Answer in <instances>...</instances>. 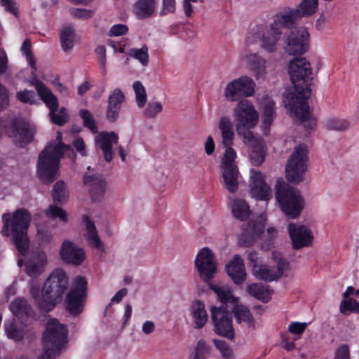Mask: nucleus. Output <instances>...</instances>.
Masks as SVG:
<instances>
[{
    "mask_svg": "<svg viewBox=\"0 0 359 359\" xmlns=\"http://www.w3.org/2000/svg\"><path fill=\"white\" fill-rule=\"evenodd\" d=\"M294 91L289 93L284 102L286 108L303 125L305 135L309 136L313 131L317 120L311 116L308 103L311 93L313 80L310 62L305 57H294L290 61L288 69Z\"/></svg>",
    "mask_w": 359,
    "mask_h": 359,
    "instance_id": "nucleus-1",
    "label": "nucleus"
},
{
    "mask_svg": "<svg viewBox=\"0 0 359 359\" xmlns=\"http://www.w3.org/2000/svg\"><path fill=\"white\" fill-rule=\"evenodd\" d=\"M318 6V0H302L299 8H287L277 13L269 25L260 24L252 29L247 36L248 43H258L261 48L268 53L276 52L283 29L293 28L297 20L315 13Z\"/></svg>",
    "mask_w": 359,
    "mask_h": 359,
    "instance_id": "nucleus-2",
    "label": "nucleus"
},
{
    "mask_svg": "<svg viewBox=\"0 0 359 359\" xmlns=\"http://www.w3.org/2000/svg\"><path fill=\"white\" fill-rule=\"evenodd\" d=\"M56 139L57 144L50 143L39 155L37 175L45 184H51L57 178L60 161L65 152L70 151L76 156L70 145L62 142L60 133H57Z\"/></svg>",
    "mask_w": 359,
    "mask_h": 359,
    "instance_id": "nucleus-3",
    "label": "nucleus"
},
{
    "mask_svg": "<svg viewBox=\"0 0 359 359\" xmlns=\"http://www.w3.org/2000/svg\"><path fill=\"white\" fill-rule=\"evenodd\" d=\"M68 283L69 278L66 272L62 269H55L43 285L41 297L36 298L32 292L38 308L43 312L53 310L62 302Z\"/></svg>",
    "mask_w": 359,
    "mask_h": 359,
    "instance_id": "nucleus-4",
    "label": "nucleus"
},
{
    "mask_svg": "<svg viewBox=\"0 0 359 359\" xmlns=\"http://www.w3.org/2000/svg\"><path fill=\"white\" fill-rule=\"evenodd\" d=\"M2 219L4 234L12 237L13 243L22 255H27L29 245L27 231L31 219L29 212L19 208L12 214L5 213Z\"/></svg>",
    "mask_w": 359,
    "mask_h": 359,
    "instance_id": "nucleus-5",
    "label": "nucleus"
},
{
    "mask_svg": "<svg viewBox=\"0 0 359 359\" xmlns=\"http://www.w3.org/2000/svg\"><path fill=\"white\" fill-rule=\"evenodd\" d=\"M67 327L53 318L47 321L43 333V353L38 359H55L67 342Z\"/></svg>",
    "mask_w": 359,
    "mask_h": 359,
    "instance_id": "nucleus-6",
    "label": "nucleus"
},
{
    "mask_svg": "<svg viewBox=\"0 0 359 359\" xmlns=\"http://www.w3.org/2000/svg\"><path fill=\"white\" fill-rule=\"evenodd\" d=\"M276 198L282 211L290 218H297L304 208V199L299 191L281 180L276 182Z\"/></svg>",
    "mask_w": 359,
    "mask_h": 359,
    "instance_id": "nucleus-7",
    "label": "nucleus"
},
{
    "mask_svg": "<svg viewBox=\"0 0 359 359\" xmlns=\"http://www.w3.org/2000/svg\"><path fill=\"white\" fill-rule=\"evenodd\" d=\"M308 150L304 144L296 147L285 168V177L290 183L297 184L304 179V174L307 169Z\"/></svg>",
    "mask_w": 359,
    "mask_h": 359,
    "instance_id": "nucleus-8",
    "label": "nucleus"
},
{
    "mask_svg": "<svg viewBox=\"0 0 359 359\" xmlns=\"http://www.w3.org/2000/svg\"><path fill=\"white\" fill-rule=\"evenodd\" d=\"M87 294V281L83 276H77L74 283L67 292L64 306L69 315L76 317L84 309V303Z\"/></svg>",
    "mask_w": 359,
    "mask_h": 359,
    "instance_id": "nucleus-9",
    "label": "nucleus"
},
{
    "mask_svg": "<svg viewBox=\"0 0 359 359\" xmlns=\"http://www.w3.org/2000/svg\"><path fill=\"white\" fill-rule=\"evenodd\" d=\"M195 266L201 280L210 283L217 271V262L212 251L208 248H202L195 259Z\"/></svg>",
    "mask_w": 359,
    "mask_h": 359,
    "instance_id": "nucleus-10",
    "label": "nucleus"
},
{
    "mask_svg": "<svg viewBox=\"0 0 359 359\" xmlns=\"http://www.w3.org/2000/svg\"><path fill=\"white\" fill-rule=\"evenodd\" d=\"M255 86V83L252 78L243 76L227 84L224 89V96L228 101H238L241 97L253 95Z\"/></svg>",
    "mask_w": 359,
    "mask_h": 359,
    "instance_id": "nucleus-11",
    "label": "nucleus"
},
{
    "mask_svg": "<svg viewBox=\"0 0 359 359\" xmlns=\"http://www.w3.org/2000/svg\"><path fill=\"white\" fill-rule=\"evenodd\" d=\"M211 318L214 324V330L218 335L233 339L235 332L232 324V314L229 309L212 306Z\"/></svg>",
    "mask_w": 359,
    "mask_h": 359,
    "instance_id": "nucleus-12",
    "label": "nucleus"
},
{
    "mask_svg": "<svg viewBox=\"0 0 359 359\" xmlns=\"http://www.w3.org/2000/svg\"><path fill=\"white\" fill-rule=\"evenodd\" d=\"M10 137H13L18 147H22L30 143L34 137L35 130L22 117L15 116L6 128Z\"/></svg>",
    "mask_w": 359,
    "mask_h": 359,
    "instance_id": "nucleus-13",
    "label": "nucleus"
},
{
    "mask_svg": "<svg viewBox=\"0 0 359 359\" xmlns=\"http://www.w3.org/2000/svg\"><path fill=\"white\" fill-rule=\"evenodd\" d=\"M234 114L238 121L237 126L255 127L258 122V112L248 100L239 101L234 109Z\"/></svg>",
    "mask_w": 359,
    "mask_h": 359,
    "instance_id": "nucleus-14",
    "label": "nucleus"
},
{
    "mask_svg": "<svg viewBox=\"0 0 359 359\" xmlns=\"http://www.w3.org/2000/svg\"><path fill=\"white\" fill-rule=\"evenodd\" d=\"M265 222L266 218L262 215H260L256 220L249 221L240 236L239 243L245 247L252 245L264 233Z\"/></svg>",
    "mask_w": 359,
    "mask_h": 359,
    "instance_id": "nucleus-15",
    "label": "nucleus"
},
{
    "mask_svg": "<svg viewBox=\"0 0 359 359\" xmlns=\"http://www.w3.org/2000/svg\"><path fill=\"white\" fill-rule=\"evenodd\" d=\"M309 33L306 29L292 31L287 37V51L290 55H303L309 49Z\"/></svg>",
    "mask_w": 359,
    "mask_h": 359,
    "instance_id": "nucleus-16",
    "label": "nucleus"
},
{
    "mask_svg": "<svg viewBox=\"0 0 359 359\" xmlns=\"http://www.w3.org/2000/svg\"><path fill=\"white\" fill-rule=\"evenodd\" d=\"M250 191L252 197L259 201H268L271 198V189L266 183L263 175L253 169L251 170Z\"/></svg>",
    "mask_w": 359,
    "mask_h": 359,
    "instance_id": "nucleus-17",
    "label": "nucleus"
},
{
    "mask_svg": "<svg viewBox=\"0 0 359 359\" xmlns=\"http://www.w3.org/2000/svg\"><path fill=\"white\" fill-rule=\"evenodd\" d=\"M288 232L292 247L295 250L309 246L313 241V237L311 229L304 225L297 226L291 223L288 225Z\"/></svg>",
    "mask_w": 359,
    "mask_h": 359,
    "instance_id": "nucleus-18",
    "label": "nucleus"
},
{
    "mask_svg": "<svg viewBox=\"0 0 359 359\" xmlns=\"http://www.w3.org/2000/svg\"><path fill=\"white\" fill-rule=\"evenodd\" d=\"M60 255L65 262L75 266L80 265L85 259L83 250L76 248L72 242L69 241L62 243Z\"/></svg>",
    "mask_w": 359,
    "mask_h": 359,
    "instance_id": "nucleus-19",
    "label": "nucleus"
},
{
    "mask_svg": "<svg viewBox=\"0 0 359 359\" xmlns=\"http://www.w3.org/2000/svg\"><path fill=\"white\" fill-rule=\"evenodd\" d=\"M125 95L120 88H115L108 97L106 118L109 122L114 123L119 117Z\"/></svg>",
    "mask_w": 359,
    "mask_h": 359,
    "instance_id": "nucleus-20",
    "label": "nucleus"
},
{
    "mask_svg": "<svg viewBox=\"0 0 359 359\" xmlns=\"http://www.w3.org/2000/svg\"><path fill=\"white\" fill-rule=\"evenodd\" d=\"M12 313L24 325L29 324V319L34 316V311L27 300L22 297H17L9 305Z\"/></svg>",
    "mask_w": 359,
    "mask_h": 359,
    "instance_id": "nucleus-21",
    "label": "nucleus"
},
{
    "mask_svg": "<svg viewBox=\"0 0 359 359\" xmlns=\"http://www.w3.org/2000/svg\"><path fill=\"white\" fill-rule=\"evenodd\" d=\"M97 144L103 152L104 160L111 162L114 158L113 144L118 142V135L115 132H102L96 139Z\"/></svg>",
    "mask_w": 359,
    "mask_h": 359,
    "instance_id": "nucleus-22",
    "label": "nucleus"
},
{
    "mask_svg": "<svg viewBox=\"0 0 359 359\" xmlns=\"http://www.w3.org/2000/svg\"><path fill=\"white\" fill-rule=\"evenodd\" d=\"M228 276L236 285H241L246 278V273L243 260L238 255H235L232 259L226 265Z\"/></svg>",
    "mask_w": 359,
    "mask_h": 359,
    "instance_id": "nucleus-23",
    "label": "nucleus"
},
{
    "mask_svg": "<svg viewBox=\"0 0 359 359\" xmlns=\"http://www.w3.org/2000/svg\"><path fill=\"white\" fill-rule=\"evenodd\" d=\"M85 186L89 187V191L94 201H100L105 191L106 182L100 175H85L83 178Z\"/></svg>",
    "mask_w": 359,
    "mask_h": 359,
    "instance_id": "nucleus-24",
    "label": "nucleus"
},
{
    "mask_svg": "<svg viewBox=\"0 0 359 359\" xmlns=\"http://www.w3.org/2000/svg\"><path fill=\"white\" fill-rule=\"evenodd\" d=\"M36 90L50 111H58L59 104L57 97L45 86L40 80L36 79L35 83Z\"/></svg>",
    "mask_w": 359,
    "mask_h": 359,
    "instance_id": "nucleus-25",
    "label": "nucleus"
},
{
    "mask_svg": "<svg viewBox=\"0 0 359 359\" xmlns=\"http://www.w3.org/2000/svg\"><path fill=\"white\" fill-rule=\"evenodd\" d=\"M156 0H137L133 6V12L137 19L151 18L156 10Z\"/></svg>",
    "mask_w": 359,
    "mask_h": 359,
    "instance_id": "nucleus-26",
    "label": "nucleus"
},
{
    "mask_svg": "<svg viewBox=\"0 0 359 359\" xmlns=\"http://www.w3.org/2000/svg\"><path fill=\"white\" fill-rule=\"evenodd\" d=\"M209 287L217 294L218 299L222 303L220 307L223 309H229L230 307L231 309L233 305L238 303V298L233 296L229 289H226L214 284H210Z\"/></svg>",
    "mask_w": 359,
    "mask_h": 359,
    "instance_id": "nucleus-27",
    "label": "nucleus"
},
{
    "mask_svg": "<svg viewBox=\"0 0 359 359\" xmlns=\"http://www.w3.org/2000/svg\"><path fill=\"white\" fill-rule=\"evenodd\" d=\"M191 315L196 328L201 329L205 326L208 316L203 302L200 300L194 301L191 306Z\"/></svg>",
    "mask_w": 359,
    "mask_h": 359,
    "instance_id": "nucleus-28",
    "label": "nucleus"
},
{
    "mask_svg": "<svg viewBox=\"0 0 359 359\" xmlns=\"http://www.w3.org/2000/svg\"><path fill=\"white\" fill-rule=\"evenodd\" d=\"M83 222L86 224L88 233V241L89 244L101 251L104 250V246L102 243L99 236L97 235V229L95 223L91 220L90 217L87 215L83 216Z\"/></svg>",
    "mask_w": 359,
    "mask_h": 359,
    "instance_id": "nucleus-29",
    "label": "nucleus"
},
{
    "mask_svg": "<svg viewBox=\"0 0 359 359\" xmlns=\"http://www.w3.org/2000/svg\"><path fill=\"white\" fill-rule=\"evenodd\" d=\"M248 292L255 299L267 303L271 299L273 290L269 289V285L262 283L250 284L247 289Z\"/></svg>",
    "mask_w": 359,
    "mask_h": 359,
    "instance_id": "nucleus-30",
    "label": "nucleus"
},
{
    "mask_svg": "<svg viewBox=\"0 0 359 359\" xmlns=\"http://www.w3.org/2000/svg\"><path fill=\"white\" fill-rule=\"evenodd\" d=\"M238 171L236 166L223 167V178L226 189L230 193H235L238 189Z\"/></svg>",
    "mask_w": 359,
    "mask_h": 359,
    "instance_id": "nucleus-31",
    "label": "nucleus"
},
{
    "mask_svg": "<svg viewBox=\"0 0 359 359\" xmlns=\"http://www.w3.org/2000/svg\"><path fill=\"white\" fill-rule=\"evenodd\" d=\"M8 68V57L5 51L0 55V74L6 72ZM9 105L8 91L0 83V111L6 109Z\"/></svg>",
    "mask_w": 359,
    "mask_h": 359,
    "instance_id": "nucleus-32",
    "label": "nucleus"
},
{
    "mask_svg": "<svg viewBox=\"0 0 359 359\" xmlns=\"http://www.w3.org/2000/svg\"><path fill=\"white\" fill-rule=\"evenodd\" d=\"M230 310V309H229ZM231 312L234 313L237 323L242 321L247 323L250 327H254L255 320L248 308L244 305L235 304L231 308Z\"/></svg>",
    "mask_w": 359,
    "mask_h": 359,
    "instance_id": "nucleus-33",
    "label": "nucleus"
},
{
    "mask_svg": "<svg viewBox=\"0 0 359 359\" xmlns=\"http://www.w3.org/2000/svg\"><path fill=\"white\" fill-rule=\"evenodd\" d=\"M219 128L222 133L224 146H231L234 138V132L231 120L226 116L221 117L219 122Z\"/></svg>",
    "mask_w": 359,
    "mask_h": 359,
    "instance_id": "nucleus-34",
    "label": "nucleus"
},
{
    "mask_svg": "<svg viewBox=\"0 0 359 359\" xmlns=\"http://www.w3.org/2000/svg\"><path fill=\"white\" fill-rule=\"evenodd\" d=\"M275 102L272 99L266 100L262 103L263 121L262 127L266 130H269L276 116Z\"/></svg>",
    "mask_w": 359,
    "mask_h": 359,
    "instance_id": "nucleus-35",
    "label": "nucleus"
},
{
    "mask_svg": "<svg viewBox=\"0 0 359 359\" xmlns=\"http://www.w3.org/2000/svg\"><path fill=\"white\" fill-rule=\"evenodd\" d=\"M245 61L257 76L266 73V61L257 53H250L246 55Z\"/></svg>",
    "mask_w": 359,
    "mask_h": 359,
    "instance_id": "nucleus-36",
    "label": "nucleus"
},
{
    "mask_svg": "<svg viewBox=\"0 0 359 359\" xmlns=\"http://www.w3.org/2000/svg\"><path fill=\"white\" fill-rule=\"evenodd\" d=\"M231 211L233 217L241 221L247 220L250 214L248 203L243 199H235L233 201Z\"/></svg>",
    "mask_w": 359,
    "mask_h": 359,
    "instance_id": "nucleus-37",
    "label": "nucleus"
},
{
    "mask_svg": "<svg viewBox=\"0 0 359 359\" xmlns=\"http://www.w3.org/2000/svg\"><path fill=\"white\" fill-rule=\"evenodd\" d=\"M52 197L55 204L62 205L65 203L69 197V191L62 180L56 182L53 186Z\"/></svg>",
    "mask_w": 359,
    "mask_h": 359,
    "instance_id": "nucleus-38",
    "label": "nucleus"
},
{
    "mask_svg": "<svg viewBox=\"0 0 359 359\" xmlns=\"http://www.w3.org/2000/svg\"><path fill=\"white\" fill-rule=\"evenodd\" d=\"M74 29L71 26L63 28L60 34V41L62 48L67 52L73 48L74 39Z\"/></svg>",
    "mask_w": 359,
    "mask_h": 359,
    "instance_id": "nucleus-39",
    "label": "nucleus"
},
{
    "mask_svg": "<svg viewBox=\"0 0 359 359\" xmlns=\"http://www.w3.org/2000/svg\"><path fill=\"white\" fill-rule=\"evenodd\" d=\"M253 273L257 278L268 282H271L278 278L274 266L260 265L257 269H255Z\"/></svg>",
    "mask_w": 359,
    "mask_h": 359,
    "instance_id": "nucleus-40",
    "label": "nucleus"
},
{
    "mask_svg": "<svg viewBox=\"0 0 359 359\" xmlns=\"http://www.w3.org/2000/svg\"><path fill=\"white\" fill-rule=\"evenodd\" d=\"M211 346L208 345L204 340L201 339L198 341L194 351L189 356L191 359H206L207 356L210 354Z\"/></svg>",
    "mask_w": 359,
    "mask_h": 359,
    "instance_id": "nucleus-41",
    "label": "nucleus"
},
{
    "mask_svg": "<svg viewBox=\"0 0 359 359\" xmlns=\"http://www.w3.org/2000/svg\"><path fill=\"white\" fill-rule=\"evenodd\" d=\"M79 116L82 119L83 125L88 128L92 133L96 134L98 132L96 121L93 118L92 114L85 109L79 111Z\"/></svg>",
    "mask_w": 359,
    "mask_h": 359,
    "instance_id": "nucleus-42",
    "label": "nucleus"
},
{
    "mask_svg": "<svg viewBox=\"0 0 359 359\" xmlns=\"http://www.w3.org/2000/svg\"><path fill=\"white\" fill-rule=\"evenodd\" d=\"M339 311L345 316H348L351 312L359 314V301L353 298L343 299L340 303Z\"/></svg>",
    "mask_w": 359,
    "mask_h": 359,
    "instance_id": "nucleus-43",
    "label": "nucleus"
},
{
    "mask_svg": "<svg viewBox=\"0 0 359 359\" xmlns=\"http://www.w3.org/2000/svg\"><path fill=\"white\" fill-rule=\"evenodd\" d=\"M44 262L45 261L43 259H32L28 261L25 264V270L27 274L31 277L34 278L39 276L43 271Z\"/></svg>",
    "mask_w": 359,
    "mask_h": 359,
    "instance_id": "nucleus-44",
    "label": "nucleus"
},
{
    "mask_svg": "<svg viewBox=\"0 0 359 359\" xmlns=\"http://www.w3.org/2000/svg\"><path fill=\"white\" fill-rule=\"evenodd\" d=\"M265 151L263 147L257 143L253 146L250 154V158L252 164L255 166L260 165L265 159Z\"/></svg>",
    "mask_w": 359,
    "mask_h": 359,
    "instance_id": "nucleus-45",
    "label": "nucleus"
},
{
    "mask_svg": "<svg viewBox=\"0 0 359 359\" xmlns=\"http://www.w3.org/2000/svg\"><path fill=\"white\" fill-rule=\"evenodd\" d=\"M129 55L137 60L143 66H146L149 63L148 47L146 45L141 48L130 49Z\"/></svg>",
    "mask_w": 359,
    "mask_h": 359,
    "instance_id": "nucleus-46",
    "label": "nucleus"
},
{
    "mask_svg": "<svg viewBox=\"0 0 359 359\" xmlns=\"http://www.w3.org/2000/svg\"><path fill=\"white\" fill-rule=\"evenodd\" d=\"M49 117L53 123L59 126H64L68 119L66 108L62 107L58 111H49Z\"/></svg>",
    "mask_w": 359,
    "mask_h": 359,
    "instance_id": "nucleus-47",
    "label": "nucleus"
},
{
    "mask_svg": "<svg viewBox=\"0 0 359 359\" xmlns=\"http://www.w3.org/2000/svg\"><path fill=\"white\" fill-rule=\"evenodd\" d=\"M5 331L8 337L15 341H20L24 338L23 330L18 328L13 322L8 324L5 323Z\"/></svg>",
    "mask_w": 359,
    "mask_h": 359,
    "instance_id": "nucleus-48",
    "label": "nucleus"
},
{
    "mask_svg": "<svg viewBox=\"0 0 359 359\" xmlns=\"http://www.w3.org/2000/svg\"><path fill=\"white\" fill-rule=\"evenodd\" d=\"M213 342L224 359H234L233 350L225 341L214 339Z\"/></svg>",
    "mask_w": 359,
    "mask_h": 359,
    "instance_id": "nucleus-49",
    "label": "nucleus"
},
{
    "mask_svg": "<svg viewBox=\"0 0 359 359\" xmlns=\"http://www.w3.org/2000/svg\"><path fill=\"white\" fill-rule=\"evenodd\" d=\"M133 89L136 95V102L139 107H143L147 102V94L142 83L137 81L133 83Z\"/></svg>",
    "mask_w": 359,
    "mask_h": 359,
    "instance_id": "nucleus-50",
    "label": "nucleus"
},
{
    "mask_svg": "<svg viewBox=\"0 0 359 359\" xmlns=\"http://www.w3.org/2000/svg\"><path fill=\"white\" fill-rule=\"evenodd\" d=\"M253 127H247L242 126H237L236 130L238 135H241L243 137V141L245 143H254L255 144H257V140L254 136L253 133L250 130Z\"/></svg>",
    "mask_w": 359,
    "mask_h": 359,
    "instance_id": "nucleus-51",
    "label": "nucleus"
},
{
    "mask_svg": "<svg viewBox=\"0 0 359 359\" xmlns=\"http://www.w3.org/2000/svg\"><path fill=\"white\" fill-rule=\"evenodd\" d=\"M46 215L51 219L59 218L63 222L67 220V215L62 208L56 205H50L46 212Z\"/></svg>",
    "mask_w": 359,
    "mask_h": 359,
    "instance_id": "nucleus-52",
    "label": "nucleus"
},
{
    "mask_svg": "<svg viewBox=\"0 0 359 359\" xmlns=\"http://www.w3.org/2000/svg\"><path fill=\"white\" fill-rule=\"evenodd\" d=\"M326 127L329 130L342 131L349 127V123L346 120L332 118L327 121Z\"/></svg>",
    "mask_w": 359,
    "mask_h": 359,
    "instance_id": "nucleus-53",
    "label": "nucleus"
},
{
    "mask_svg": "<svg viewBox=\"0 0 359 359\" xmlns=\"http://www.w3.org/2000/svg\"><path fill=\"white\" fill-rule=\"evenodd\" d=\"M36 94L33 90H24L18 91L16 98L22 103L33 104L35 103Z\"/></svg>",
    "mask_w": 359,
    "mask_h": 359,
    "instance_id": "nucleus-54",
    "label": "nucleus"
},
{
    "mask_svg": "<svg viewBox=\"0 0 359 359\" xmlns=\"http://www.w3.org/2000/svg\"><path fill=\"white\" fill-rule=\"evenodd\" d=\"M70 14L78 19L88 20L91 18L94 15L93 10L86 8H72L70 9Z\"/></svg>",
    "mask_w": 359,
    "mask_h": 359,
    "instance_id": "nucleus-55",
    "label": "nucleus"
},
{
    "mask_svg": "<svg viewBox=\"0 0 359 359\" xmlns=\"http://www.w3.org/2000/svg\"><path fill=\"white\" fill-rule=\"evenodd\" d=\"M162 110L163 107L160 102H149L144 110V116L147 118H154Z\"/></svg>",
    "mask_w": 359,
    "mask_h": 359,
    "instance_id": "nucleus-56",
    "label": "nucleus"
},
{
    "mask_svg": "<svg viewBox=\"0 0 359 359\" xmlns=\"http://www.w3.org/2000/svg\"><path fill=\"white\" fill-rule=\"evenodd\" d=\"M225 147L226 149L222 161L223 167L234 166L233 163L236 157V152L231 146Z\"/></svg>",
    "mask_w": 359,
    "mask_h": 359,
    "instance_id": "nucleus-57",
    "label": "nucleus"
},
{
    "mask_svg": "<svg viewBox=\"0 0 359 359\" xmlns=\"http://www.w3.org/2000/svg\"><path fill=\"white\" fill-rule=\"evenodd\" d=\"M334 359H351L349 347L346 344H341L337 348Z\"/></svg>",
    "mask_w": 359,
    "mask_h": 359,
    "instance_id": "nucleus-58",
    "label": "nucleus"
},
{
    "mask_svg": "<svg viewBox=\"0 0 359 359\" xmlns=\"http://www.w3.org/2000/svg\"><path fill=\"white\" fill-rule=\"evenodd\" d=\"M307 327V323L293 322L288 327V331L291 334H302L305 331Z\"/></svg>",
    "mask_w": 359,
    "mask_h": 359,
    "instance_id": "nucleus-59",
    "label": "nucleus"
},
{
    "mask_svg": "<svg viewBox=\"0 0 359 359\" xmlns=\"http://www.w3.org/2000/svg\"><path fill=\"white\" fill-rule=\"evenodd\" d=\"M128 31V28L126 25L123 24H116L114 25L110 30H109V35L110 36H118L123 35L126 34Z\"/></svg>",
    "mask_w": 359,
    "mask_h": 359,
    "instance_id": "nucleus-60",
    "label": "nucleus"
},
{
    "mask_svg": "<svg viewBox=\"0 0 359 359\" xmlns=\"http://www.w3.org/2000/svg\"><path fill=\"white\" fill-rule=\"evenodd\" d=\"M72 145L76 150V151L79 152L82 156H85L87 155L86 144L83 140L81 137H78L75 140H74L72 142Z\"/></svg>",
    "mask_w": 359,
    "mask_h": 359,
    "instance_id": "nucleus-61",
    "label": "nucleus"
},
{
    "mask_svg": "<svg viewBox=\"0 0 359 359\" xmlns=\"http://www.w3.org/2000/svg\"><path fill=\"white\" fill-rule=\"evenodd\" d=\"M248 259L249 261V264L252 266L253 272H255V269H257L259 265V258L258 257V254L256 251H252L249 252L248 256Z\"/></svg>",
    "mask_w": 359,
    "mask_h": 359,
    "instance_id": "nucleus-62",
    "label": "nucleus"
},
{
    "mask_svg": "<svg viewBox=\"0 0 359 359\" xmlns=\"http://www.w3.org/2000/svg\"><path fill=\"white\" fill-rule=\"evenodd\" d=\"M278 265L277 267H275L276 269V273L278 276V278H280L284 271L287 269L289 263L283 258H280L277 262Z\"/></svg>",
    "mask_w": 359,
    "mask_h": 359,
    "instance_id": "nucleus-63",
    "label": "nucleus"
},
{
    "mask_svg": "<svg viewBox=\"0 0 359 359\" xmlns=\"http://www.w3.org/2000/svg\"><path fill=\"white\" fill-rule=\"evenodd\" d=\"M162 14L173 13L175 11V0H163Z\"/></svg>",
    "mask_w": 359,
    "mask_h": 359,
    "instance_id": "nucleus-64",
    "label": "nucleus"
}]
</instances>
